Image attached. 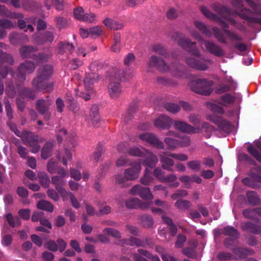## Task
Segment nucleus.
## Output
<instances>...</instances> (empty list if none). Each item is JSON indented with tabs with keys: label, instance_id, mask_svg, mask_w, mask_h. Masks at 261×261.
<instances>
[{
	"label": "nucleus",
	"instance_id": "f257e3e1",
	"mask_svg": "<svg viewBox=\"0 0 261 261\" xmlns=\"http://www.w3.org/2000/svg\"><path fill=\"white\" fill-rule=\"evenodd\" d=\"M200 11L206 17L216 21L221 27L222 30H220L216 27L212 28L213 35L219 43L224 44L227 43V40L224 35L229 40L232 42H241L242 41V37L240 35L234 31L227 29L229 28V25L217 15L211 12L207 7L205 6L201 7Z\"/></svg>",
	"mask_w": 261,
	"mask_h": 261
},
{
	"label": "nucleus",
	"instance_id": "f03ea898",
	"mask_svg": "<svg viewBox=\"0 0 261 261\" xmlns=\"http://www.w3.org/2000/svg\"><path fill=\"white\" fill-rule=\"evenodd\" d=\"M147 65L149 68L154 67L160 71L170 72L176 77H182L186 75V68L184 65L172 62L170 65H168L163 59L155 55L150 56Z\"/></svg>",
	"mask_w": 261,
	"mask_h": 261
},
{
	"label": "nucleus",
	"instance_id": "7ed1b4c3",
	"mask_svg": "<svg viewBox=\"0 0 261 261\" xmlns=\"http://www.w3.org/2000/svg\"><path fill=\"white\" fill-rule=\"evenodd\" d=\"M133 72L130 69H116L110 78L108 85V93L112 98H117L122 92L120 82L126 81L133 76Z\"/></svg>",
	"mask_w": 261,
	"mask_h": 261
},
{
	"label": "nucleus",
	"instance_id": "20e7f679",
	"mask_svg": "<svg viewBox=\"0 0 261 261\" xmlns=\"http://www.w3.org/2000/svg\"><path fill=\"white\" fill-rule=\"evenodd\" d=\"M171 38L177 42L178 44L184 50L191 54V55H199V50L196 47L195 42H192L191 39L186 38L180 33L175 32Z\"/></svg>",
	"mask_w": 261,
	"mask_h": 261
},
{
	"label": "nucleus",
	"instance_id": "39448f33",
	"mask_svg": "<svg viewBox=\"0 0 261 261\" xmlns=\"http://www.w3.org/2000/svg\"><path fill=\"white\" fill-rule=\"evenodd\" d=\"M213 82L205 79H198L191 83V89L195 93L203 95H210L213 91Z\"/></svg>",
	"mask_w": 261,
	"mask_h": 261
},
{
	"label": "nucleus",
	"instance_id": "423d86ee",
	"mask_svg": "<svg viewBox=\"0 0 261 261\" xmlns=\"http://www.w3.org/2000/svg\"><path fill=\"white\" fill-rule=\"evenodd\" d=\"M20 138L24 145L32 148L31 152L37 153L40 148L38 144V137L34 133L28 131H22V134Z\"/></svg>",
	"mask_w": 261,
	"mask_h": 261
},
{
	"label": "nucleus",
	"instance_id": "0eeeda50",
	"mask_svg": "<svg viewBox=\"0 0 261 261\" xmlns=\"http://www.w3.org/2000/svg\"><path fill=\"white\" fill-rule=\"evenodd\" d=\"M193 57H190L186 59V63L191 67L200 71H205L208 68V66L206 64V62H210L208 59H206L201 55H192Z\"/></svg>",
	"mask_w": 261,
	"mask_h": 261
},
{
	"label": "nucleus",
	"instance_id": "6e6552de",
	"mask_svg": "<svg viewBox=\"0 0 261 261\" xmlns=\"http://www.w3.org/2000/svg\"><path fill=\"white\" fill-rule=\"evenodd\" d=\"M249 176L250 177H246L242 179V183L246 186L253 189L258 188L255 182H261V167L255 166L250 169Z\"/></svg>",
	"mask_w": 261,
	"mask_h": 261
},
{
	"label": "nucleus",
	"instance_id": "1a4fd4ad",
	"mask_svg": "<svg viewBox=\"0 0 261 261\" xmlns=\"http://www.w3.org/2000/svg\"><path fill=\"white\" fill-rule=\"evenodd\" d=\"M232 4L235 7L240 9L241 11L238 15L247 21L249 25L253 23H261V18L250 17L248 15L251 11L249 9L243 7L242 0H232Z\"/></svg>",
	"mask_w": 261,
	"mask_h": 261
},
{
	"label": "nucleus",
	"instance_id": "9d476101",
	"mask_svg": "<svg viewBox=\"0 0 261 261\" xmlns=\"http://www.w3.org/2000/svg\"><path fill=\"white\" fill-rule=\"evenodd\" d=\"M55 29L51 28L49 31L35 34L33 36V39L37 45H43L47 43L53 42L55 39Z\"/></svg>",
	"mask_w": 261,
	"mask_h": 261
},
{
	"label": "nucleus",
	"instance_id": "9b49d317",
	"mask_svg": "<svg viewBox=\"0 0 261 261\" xmlns=\"http://www.w3.org/2000/svg\"><path fill=\"white\" fill-rule=\"evenodd\" d=\"M35 68L36 64L33 61H26L20 64L18 69L17 80L20 83H23L26 79V73H32L35 71Z\"/></svg>",
	"mask_w": 261,
	"mask_h": 261
},
{
	"label": "nucleus",
	"instance_id": "f8f14e48",
	"mask_svg": "<svg viewBox=\"0 0 261 261\" xmlns=\"http://www.w3.org/2000/svg\"><path fill=\"white\" fill-rule=\"evenodd\" d=\"M49 80L36 76L32 81V86L37 91H50L52 90L54 85L53 83L49 82Z\"/></svg>",
	"mask_w": 261,
	"mask_h": 261
},
{
	"label": "nucleus",
	"instance_id": "ddd939ff",
	"mask_svg": "<svg viewBox=\"0 0 261 261\" xmlns=\"http://www.w3.org/2000/svg\"><path fill=\"white\" fill-rule=\"evenodd\" d=\"M139 138L152 146L158 148L163 149L164 145L162 141L159 140L153 134L150 133H144L139 135Z\"/></svg>",
	"mask_w": 261,
	"mask_h": 261
},
{
	"label": "nucleus",
	"instance_id": "4468645a",
	"mask_svg": "<svg viewBox=\"0 0 261 261\" xmlns=\"http://www.w3.org/2000/svg\"><path fill=\"white\" fill-rule=\"evenodd\" d=\"M130 193L132 195H138L144 200L152 199L153 198V195L150 189L140 185H136L132 188Z\"/></svg>",
	"mask_w": 261,
	"mask_h": 261
},
{
	"label": "nucleus",
	"instance_id": "2eb2a0df",
	"mask_svg": "<svg viewBox=\"0 0 261 261\" xmlns=\"http://www.w3.org/2000/svg\"><path fill=\"white\" fill-rule=\"evenodd\" d=\"M204 44L206 50L215 56L222 57L225 55V52L222 47L214 42L209 40H205Z\"/></svg>",
	"mask_w": 261,
	"mask_h": 261
},
{
	"label": "nucleus",
	"instance_id": "dca6fc26",
	"mask_svg": "<svg viewBox=\"0 0 261 261\" xmlns=\"http://www.w3.org/2000/svg\"><path fill=\"white\" fill-rule=\"evenodd\" d=\"M49 103L47 100L42 99H38L36 102V108L38 113L43 115L45 120H48L50 117L49 112Z\"/></svg>",
	"mask_w": 261,
	"mask_h": 261
},
{
	"label": "nucleus",
	"instance_id": "f3484780",
	"mask_svg": "<svg viewBox=\"0 0 261 261\" xmlns=\"http://www.w3.org/2000/svg\"><path fill=\"white\" fill-rule=\"evenodd\" d=\"M130 167L124 170V174L128 180L137 179L141 170V165L137 162L130 164Z\"/></svg>",
	"mask_w": 261,
	"mask_h": 261
},
{
	"label": "nucleus",
	"instance_id": "a211bd4d",
	"mask_svg": "<svg viewBox=\"0 0 261 261\" xmlns=\"http://www.w3.org/2000/svg\"><path fill=\"white\" fill-rule=\"evenodd\" d=\"M172 153L164 151L159 154L160 162L162 163V167L168 171H172V167L174 164V162L171 155Z\"/></svg>",
	"mask_w": 261,
	"mask_h": 261
},
{
	"label": "nucleus",
	"instance_id": "6ab92c4d",
	"mask_svg": "<svg viewBox=\"0 0 261 261\" xmlns=\"http://www.w3.org/2000/svg\"><path fill=\"white\" fill-rule=\"evenodd\" d=\"M208 119L216 124L220 130L225 132L230 131L231 124L227 120L215 115L210 116Z\"/></svg>",
	"mask_w": 261,
	"mask_h": 261
},
{
	"label": "nucleus",
	"instance_id": "aec40b11",
	"mask_svg": "<svg viewBox=\"0 0 261 261\" xmlns=\"http://www.w3.org/2000/svg\"><path fill=\"white\" fill-rule=\"evenodd\" d=\"M173 124V120L165 115H161L154 120L153 124L158 128L167 129Z\"/></svg>",
	"mask_w": 261,
	"mask_h": 261
},
{
	"label": "nucleus",
	"instance_id": "412c9836",
	"mask_svg": "<svg viewBox=\"0 0 261 261\" xmlns=\"http://www.w3.org/2000/svg\"><path fill=\"white\" fill-rule=\"evenodd\" d=\"M74 49V46L72 43L67 41H61L58 44L57 52L61 55H65L67 58L72 54Z\"/></svg>",
	"mask_w": 261,
	"mask_h": 261
},
{
	"label": "nucleus",
	"instance_id": "4be33fe9",
	"mask_svg": "<svg viewBox=\"0 0 261 261\" xmlns=\"http://www.w3.org/2000/svg\"><path fill=\"white\" fill-rule=\"evenodd\" d=\"M99 79V75L96 73H88L86 74L84 83L85 88L89 93L93 91V85L98 82Z\"/></svg>",
	"mask_w": 261,
	"mask_h": 261
},
{
	"label": "nucleus",
	"instance_id": "5701e85b",
	"mask_svg": "<svg viewBox=\"0 0 261 261\" xmlns=\"http://www.w3.org/2000/svg\"><path fill=\"white\" fill-rule=\"evenodd\" d=\"M149 205L150 203L149 202H143L139 199L135 198H130L125 202V206L128 208H140L142 210H145L149 207Z\"/></svg>",
	"mask_w": 261,
	"mask_h": 261
},
{
	"label": "nucleus",
	"instance_id": "b1692460",
	"mask_svg": "<svg viewBox=\"0 0 261 261\" xmlns=\"http://www.w3.org/2000/svg\"><path fill=\"white\" fill-rule=\"evenodd\" d=\"M142 157L145 158L142 161L143 165L151 168H153L159 161L156 155L147 149H144V155Z\"/></svg>",
	"mask_w": 261,
	"mask_h": 261
},
{
	"label": "nucleus",
	"instance_id": "393cba45",
	"mask_svg": "<svg viewBox=\"0 0 261 261\" xmlns=\"http://www.w3.org/2000/svg\"><path fill=\"white\" fill-rule=\"evenodd\" d=\"M243 231L250 232L253 234H258L261 230V221L257 220L255 223L248 222L241 225Z\"/></svg>",
	"mask_w": 261,
	"mask_h": 261
},
{
	"label": "nucleus",
	"instance_id": "a878e982",
	"mask_svg": "<svg viewBox=\"0 0 261 261\" xmlns=\"http://www.w3.org/2000/svg\"><path fill=\"white\" fill-rule=\"evenodd\" d=\"M51 182L55 186V189L60 194L61 196L67 191L63 187L66 184L64 177L55 175L51 177Z\"/></svg>",
	"mask_w": 261,
	"mask_h": 261
},
{
	"label": "nucleus",
	"instance_id": "bb28decb",
	"mask_svg": "<svg viewBox=\"0 0 261 261\" xmlns=\"http://www.w3.org/2000/svg\"><path fill=\"white\" fill-rule=\"evenodd\" d=\"M54 72L53 67L50 64H45L40 66L37 70V75L44 79L49 80Z\"/></svg>",
	"mask_w": 261,
	"mask_h": 261
},
{
	"label": "nucleus",
	"instance_id": "cd10ccee",
	"mask_svg": "<svg viewBox=\"0 0 261 261\" xmlns=\"http://www.w3.org/2000/svg\"><path fill=\"white\" fill-rule=\"evenodd\" d=\"M174 127L176 129L184 133L193 134L196 133V128L180 120L175 121L174 123Z\"/></svg>",
	"mask_w": 261,
	"mask_h": 261
},
{
	"label": "nucleus",
	"instance_id": "c85d7f7f",
	"mask_svg": "<svg viewBox=\"0 0 261 261\" xmlns=\"http://www.w3.org/2000/svg\"><path fill=\"white\" fill-rule=\"evenodd\" d=\"M37 51V47L32 45H23L19 49L20 56L23 59H32L33 55H35L34 53Z\"/></svg>",
	"mask_w": 261,
	"mask_h": 261
},
{
	"label": "nucleus",
	"instance_id": "c756f323",
	"mask_svg": "<svg viewBox=\"0 0 261 261\" xmlns=\"http://www.w3.org/2000/svg\"><path fill=\"white\" fill-rule=\"evenodd\" d=\"M232 252L238 256L236 259H244L248 255H252L254 253L252 250L241 247L233 248L232 249Z\"/></svg>",
	"mask_w": 261,
	"mask_h": 261
},
{
	"label": "nucleus",
	"instance_id": "7c9ffc66",
	"mask_svg": "<svg viewBox=\"0 0 261 261\" xmlns=\"http://www.w3.org/2000/svg\"><path fill=\"white\" fill-rule=\"evenodd\" d=\"M50 57L51 55L49 54L39 53L33 55L32 59L35 61L37 65H39L41 64L47 62Z\"/></svg>",
	"mask_w": 261,
	"mask_h": 261
},
{
	"label": "nucleus",
	"instance_id": "2f4dec72",
	"mask_svg": "<svg viewBox=\"0 0 261 261\" xmlns=\"http://www.w3.org/2000/svg\"><path fill=\"white\" fill-rule=\"evenodd\" d=\"M213 8L220 16L225 19H227V17L230 14V9L229 8L220 4H215L213 6Z\"/></svg>",
	"mask_w": 261,
	"mask_h": 261
},
{
	"label": "nucleus",
	"instance_id": "473e14b6",
	"mask_svg": "<svg viewBox=\"0 0 261 261\" xmlns=\"http://www.w3.org/2000/svg\"><path fill=\"white\" fill-rule=\"evenodd\" d=\"M14 59L12 58V61H7V60H0V75L2 77L3 79H5L10 70L11 69V68H9V67L7 66L4 65V63H8L10 65H12L14 64Z\"/></svg>",
	"mask_w": 261,
	"mask_h": 261
},
{
	"label": "nucleus",
	"instance_id": "72a5a7b5",
	"mask_svg": "<svg viewBox=\"0 0 261 261\" xmlns=\"http://www.w3.org/2000/svg\"><path fill=\"white\" fill-rule=\"evenodd\" d=\"M0 15L3 17L20 18L23 17L21 13H12L11 11L4 5H0Z\"/></svg>",
	"mask_w": 261,
	"mask_h": 261
},
{
	"label": "nucleus",
	"instance_id": "f704fd0d",
	"mask_svg": "<svg viewBox=\"0 0 261 261\" xmlns=\"http://www.w3.org/2000/svg\"><path fill=\"white\" fill-rule=\"evenodd\" d=\"M91 121L94 127H98L100 122V116L98 113V108L96 106H93L90 110Z\"/></svg>",
	"mask_w": 261,
	"mask_h": 261
},
{
	"label": "nucleus",
	"instance_id": "c9c22d12",
	"mask_svg": "<svg viewBox=\"0 0 261 261\" xmlns=\"http://www.w3.org/2000/svg\"><path fill=\"white\" fill-rule=\"evenodd\" d=\"M51 4H53L56 9L58 11H61L64 9L63 0H45L44 5L47 9L49 10L51 7Z\"/></svg>",
	"mask_w": 261,
	"mask_h": 261
},
{
	"label": "nucleus",
	"instance_id": "e433bc0d",
	"mask_svg": "<svg viewBox=\"0 0 261 261\" xmlns=\"http://www.w3.org/2000/svg\"><path fill=\"white\" fill-rule=\"evenodd\" d=\"M177 178V176L174 174H170L167 176H164L161 182L169 183V187L172 188H177L179 185V183L178 182L175 181Z\"/></svg>",
	"mask_w": 261,
	"mask_h": 261
},
{
	"label": "nucleus",
	"instance_id": "4c0bfd02",
	"mask_svg": "<svg viewBox=\"0 0 261 261\" xmlns=\"http://www.w3.org/2000/svg\"><path fill=\"white\" fill-rule=\"evenodd\" d=\"M54 143L52 142H46L41 149V157L43 159H47L52 154V149Z\"/></svg>",
	"mask_w": 261,
	"mask_h": 261
},
{
	"label": "nucleus",
	"instance_id": "58836bf2",
	"mask_svg": "<svg viewBox=\"0 0 261 261\" xmlns=\"http://www.w3.org/2000/svg\"><path fill=\"white\" fill-rule=\"evenodd\" d=\"M61 197L63 201L66 200L68 199V198H69L71 204L73 207L76 209L80 207V203L72 193L67 191L65 193V194L63 195Z\"/></svg>",
	"mask_w": 261,
	"mask_h": 261
},
{
	"label": "nucleus",
	"instance_id": "ea45409f",
	"mask_svg": "<svg viewBox=\"0 0 261 261\" xmlns=\"http://www.w3.org/2000/svg\"><path fill=\"white\" fill-rule=\"evenodd\" d=\"M139 220L144 227L150 228L154 223L152 217L148 215H143L139 217Z\"/></svg>",
	"mask_w": 261,
	"mask_h": 261
},
{
	"label": "nucleus",
	"instance_id": "a19ab883",
	"mask_svg": "<svg viewBox=\"0 0 261 261\" xmlns=\"http://www.w3.org/2000/svg\"><path fill=\"white\" fill-rule=\"evenodd\" d=\"M152 50L154 53L167 58L169 57L170 54L167 49L161 44H155L152 46Z\"/></svg>",
	"mask_w": 261,
	"mask_h": 261
},
{
	"label": "nucleus",
	"instance_id": "79ce46f5",
	"mask_svg": "<svg viewBox=\"0 0 261 261\" xmlns=\"http://www.w3.org/2000/svg\"><path fill=\"white\" fill-rule=\"evenodd\" d=\"M103 23L108 28L114 30H120L123 28V24L121 23L110 18L104 20Z\"/></svg>",
	"mask_w": 261,
	"mask_h": 261
},
{
	"label": "nucleus",
	"instance_id": "37998d69",
	"mask_svg": "<svg viewBox=\"0 0 261 261\" xmlns=\"http://www.w3.org/2000/svg\"><path fill=\"white\" fill-rule=\"evenodd\" d=\"M194 25L196 28L205 36L208 37H211V31L204 23L199 21H195L194 22Z\"/></svg>",
	"mask_w": 261,
	"mask_h": 261
},
{
	"label": "nucleus",
	"instance_id": "c03bdc74",
	"mask_svg": "<svg viewBox=\"0 0 261 261\" xmlns=\"http://www.w3.org/2000/svg\"><path fill=\"white\" fill-rule=\"evenodd\" d=\"M223 234L226 236L234 238V239H238L240 236L238 230L232 226H227L224 227Z\"/></svg>",
	"mask_w": 261,
	"mask_h": 261
},
{
	"label": "nucleus",
	"instance_id": "a18cd8bd",
	"mask_svg": "<svg viewBox=\"0 0 261 261\" xmlns=\"http://www.w3.org/2000/svg\"><path fill=\"white\" fill-rule=\"evenodd\" d=\"M154 181V178L152 176L151 171L146 168L142 177L140 179V182L144 185H149Z\"/></svg>",
	"mask_w": 261,
	"mask_h": 261
},
{
	"label": "nucleus",
	"instance_id": "49530a36",
	"mask_svg": "<svg viewBox=\"0 0 261 261\" xmlns=\"http://www.w3.org/2000/svg\"><path fill=\"white\" fill-rule=\"evenodd\" d=\"M246 196L250 205H257L260 203V200L256 193L253 191H248Z\"/></svg>",
	"mask_w": 261,
	"mask_h": 261
},
{
	"label": "nucleus",
	"instance_id": "de8ad7c7",
	"mask_svg": "<svg viewBox=\"0 0 261 261\" xmlns=\"http://www.w3.org/2000/svg\"><path fill=\"white\" fill-rule=\"evenodd\" d=\"M37 207L38 209L49 212H52L54 211V205L50 202L46 200L39 201L37 204Z\"/></svg>",
	"mask_w": 261,
	"mask_h": 261
},
{
	"label": "nucleus",
	"instance_id": "09e8293b",
	"mask_svg": "<svg viewBox=\"0 0 261 261\" xmlns=\"http://www.w3.org/2000/svg\"><path fill=\"white\" fill-rule=\"evenodd\" d=\"M6 218L9 225L12 227L19 226L21 224L20 219L18 217L14 218L11 213L7 214Z\"/></svg>",
	"mask_w": 261,
	"mask_h": 261
},
{
	"label": "nucleus",
	"instance_id": "8fccbe9b",
	"mask_svg": "<svg viewBox=\"0 0 261 261\" xmlns=\"http://www.w3.org/2000/svg\"><path fill=\"white\" fill-rule=\"evenodd\" d=\"M191 205V202L186 200L179 199L175 203V206L178 209L181 210H188Z\"/></svg>",
	"mask_w": 261,
	"mask_h": 261
},
{
	"label": "nucleus",
	"instance_id": "3c124183",
	"mask_svg": "<svg viewBox=\"0 0 261 261\" xmlns=\"http://www.w3.org/2000/svg\"><path fill=\"white\" fill-rule=\"evenodd\" d=\"M103 232L108 236H110L113 238L120 239L121 238V234L118 230L112 228H106L103 230Z\"/></svg>",
	"mask_w": 261,
	"mask_h": 261
},
{
	"label": "nucleus",
	"instance_id": "603ef678",
	"mask_svg": "<svg viewBox=\"0 0 261 261\" xmlns=\"http://www.w3.org/2000/svg\"><path fill=\"white\" fill-rule=\"evenodd\" d=\"M144 149L141 150L137 147H133L128 149L127 153L131 156L142 157L144 155Z\"/></svg>",
	"mask_w": 261,
	"mask_h": 261
},
{
	"label": "nucleus",
	"instance_id": "864d4df0",
	"mask_svg": "<svg viewBox=\"0 0 261 261\" xmlns=\"http://www.w3.org/2000/svg\"><path fill=\"white\" fill-rule=\"evenodd\" d=\"M165 142L169 148L173 149L180 146L179 141L170 138H166Z\"/></svg>",
	"mask_w": 261,
	"mask_h": 261
},
{
	"label": "nucleus",
	"instance_id": "5fc2aeb1",
	"mask_svg": "<svg viewBox=\"0 0 261 261\" xmlns=\"http://www.w3.org/2000/svg\"><path fill=\"white\" fill-rule=\"evenodd\" d=\"M201 128L204 129V132L206 133L205 135V137L206 138H210L211 136L212 133L216 130L213 126L211 125L207 122L203 123Z\"/></svg>",
	"mask_w": 261,
	"mask_h": 261
},
{
	"label": "nucleus",
	"instance_id": "6e6d98bb",
	"mask_svg": "<svg viewBox=\"0 0 261 261\" xmlns=\"http://www.w3.org/2000/svg\"><path fill=\"white\" fill-rule=\"evenodd\" d=\"M6 92L9 96L13 97L15 94V87L12 81H8L6 83Z\"/></svg>",
	"mask_w": 261,
	"mask_h": 261
},
{
	"label": "nucleus",
	"instance_id": "4d7b16f0",
	"mask_svg": "<svg viewBox=\"0 0 261 261\" xmlns=\"http://www.w3.org/2000/svg\"><path fill=\"white\" fill-rule=\"evenodd\" d=\"M248 152L251 154L258 162H261V154L252 145L247 147Z\"/></svg>",
	"mask_w": 261,
	"mask_h": 261
},
{
	"label": "nucleus",
	"instance_id": "13d9d810",
	"mask_svg": "<svg viewBox=\"0 0 261 261\" xmlns=\"http://www.w3.org/2000/svg\"><path fill=\"white\" fill-rule=\"evenodd\" d=\"M15 27V24L11 20L3 18L0 19V27L4 29H11Z\"/></svg>",
	"mask_w": 261,
	"mask_h": 261
},
{
	"label": "nucleus",
	"instance_id": "bf43d9fd",
	"mask_svg": "<svg viewBox=\"0 0 261 261\" xmlns=\"http://www.w3.org/2000/svg\"><path fill=\"white\" fill-rule=\"evenodd\" d=\"M40 184L44 186H48L50 180L47 174L45 172H40L38 175Z\"/></svg>",
	"mask_w": 261,
	"mask_h": 261
},
{
	"label": "nucleus",
	"instance_id": "052dcab7",
	"mask_svg": "<svg viewBox=\"0 0 261 261\" xmlns=\"http://www.w3.org/2000/svg\"><path fill=\"white\" fill-rule=\"evenodd\" d=\"M20 93L31 99H34L36 97L34 92L29 88H23L21 90Z\"/></svg>",
	"mask_w": 261,
	"mask_h": 261
},
{
	"label": "nucleus",
	"instance_id": "680f3d73",
	"mask_svg": "<svg viewBox=\"0 0 261 261\" xmlns=\"http://www.w3.org/2000/svg\"><path fill=\"white\" fill-rule=\"evenodd\" d=\"M165 108L167 111L172 113H176L180 109L179 105L173 103H167L165 104Z\"/></svg>",
	"mask_w": 261,
	"mask_h": 261
},
{
	"label": "nucleus",
	"instance_id": "e2e57ef3",
	"mask_svg": "<svg viewBox=\"0 0 261 261\" xmlns=\"http://www.w3.org/2000/svg\"><path fill=\"white\" fill-rule=\"evenodd\" d=\"M217 258L220 260H230L236 258L231 253L225 251L219 252L217 255Z\"/></svg>",
	"mask_w": 261,
	"mask_h": 261
},
{
	"label": "nucleus",
	"instance_id": "0e129e2a",
	"mask_svg": "<svg viewBox=\"0 0 261 261\" xmlns=\"http://www.w3.org/2000/svg\"><path fill=\"white\" fill-rule=\"evenodd\" d=\"M44 247L52 252H56L58 250V246L57 242L50 240L45 243Z\"/></svg>",
	"mask_w": 261,
	"mask_h": 261
},
{
	"label": "nucleus",
	"instance_id": "69168bd1",
	"mask_svg": "<svg viewBox=\"0 0 261 261\" xmlns=\"http://www.w3.org/2000/svg\"><path fill=\"white\" fill-rule=\"evenodd\" d=\"M134 237H130L128 239H123L121 240H119L115 242V244L122 246H124L125 245H128L130 246H134Z\"/></svg>",
	"mask_w": 261,
	"mask_h": 261
},
{
	"label": "nucleus",
	"instance_id": "338daca9",
	"mask_svg": "<svg viewBox=\"0 0 261 261\" xmlns=\"http://www.w3.org/2000/svg\"><path fill=\"white\" fill-rule=\"evenodd\" d=\"M133 162H131L130 160L125 156H121L119 158L116 163V165L117 167L125 166L126 165H130V164H132Z\"/></svg>",
	"mask_w": 261,
	"mask_h": 261
},
{
	"label": "nucleus",
	"instance_id": "774afa93",
	"mask_svg": "<svg viewBox=\"0 0 261 261\" xmlns=\"http://www.w3.org/2000/svg\"><path fill=\"white\" fill-rule=\"evenodd\" d=\"M182 253L190 258H194L196 256L195 250L191 247H186L183 249Z\"/></svg>",
	"mask_w": 261,
	"mask_h": 261
}]
</instances>
